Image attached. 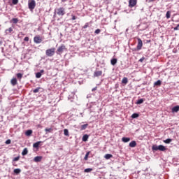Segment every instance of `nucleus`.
<instances>
[{
  "instance_id": "aec40b11",
  "label": "nucleus",
  "mask_w": 179,
  "mask_h": 179,
  "mask_svg": "<svg viewBox=\"0 0 179 179\" xmlns=\"http://www.w3.org/2000/svg\"><path fill=\"white\" fill-rule=\"evenodd\" d=\"M162 85V81L160 80H158L157 82L154 83V86H161Z\"/></svg>"
},
{
  "instance_id": "37998d69",
  "label": "nucleus",
  "mask_w": 179,
  "mask_h": 179,
  "mask_svg": "<svg viewBox=\"0 0 179 179\" xmlns=\"http://www.w3.org/2000/svg\"><path fill=\"white\" fill-rule=\"evenodd\" d=\"M20 159V157H16L13 159V162H17Z\"/></svg>"
},
{
  "instance_id": "a18cd8bd",
  "label": "nucleus",
  "mask_w": 179,
  "mask_h": 179,
  "mask_svg": "<svg viewBox=\"0 0 179 179\" xmlns=\"http://www.w3.org/2000/svg\"><path fill=\"white\" fill-rule=\"evenodd\" d=\"M45 132H51L52 131V129H51V128H46L45 129Z\"/></svg>"
},
{
  "instance_id": "0eeeda50",
  "label": "nucleus",
  "mask_w": 179,
  "mask_h": 179,
  "mask_svg": "<svg viewBox=\"0 0 179 179\" xmlns=\"http://www.w3.org/2000/svg\"><path fill=\"white\" fill-rule=\"evenodd\" d=\"M42 159H43V157L37 156V157H34V162H35V163H38V162H41Z\"/></svg>"
},
{
  "instance_id": "9b49d317",
  "label": "nucleus",
  "mask_w": 179,
  "mask_h": 179,
  "mask_svg": "<svg viewBox=\"0 0 179 179\" xmlns=\"http://www.w3.org/2000/svg\"><path fill=\"white\" fill-rule=\"evenodd\" d=\"M12 86H16L17 85V80L16 78H12L10 80Z\"/></svg>"
},
{
  "instance_id": "4c0bfd02",
  "label": "nucleus",
  "mask_w": 179,
  "mask_h": 179,
  "mask_svg": "<svg viewBox=\"0 0 179 179\" xmlns=\"http://www.w3.org/2000/svg\"><path fill=\"white\" fill-rule=\"evenodd\" d=\"M142 103H143V99H138L136 104H142Z\"/></svg>"
},
{
  "instance_id": "c756f323",
  "label": "nucleus",
  "mask_w": 179,
  "mask_h": 179,
  "mask_svg": "<svg viewBox=\"0 0 179 179\" xmlns=\"http://www.w3.org/2000/svg\"><path fill=\"white\" fill-rule=\"evenodd\" d=\"M22 171L20 169H14V173H15V174H20V172H21Z\"/></svg>"
},
{
  "instance_id": "58836bf2",
  "label": "nucleus",
  "mask_w": 179,
  "mask_h": 179,
  "mask_svg": "<svg viewBox=\"0 0 179 179\" xmlns=\"http://www.w3.org/2000/svg\"><path fill=\"white\" fill-rule=\"evenodd\" d=\"M40 89H41V87H37L36 89L34 90V93H38V92H40Z\"/></svg>"
},
{
  "instance_id": "49530a36",
  "label": "nucleus",
  "mask_w": 179,
  "mask_h": 179,
  "mask_svg": "<svg viewBox=\"0 0 179 179\" xmlns=\"http://www.w3.org/2000/svg\"><path fill=\"white\" fill-rule=\"evenodd\" d=\"M10 142H11L10 139H8L6 141V145H10Z\"/></svg>"
},
{
  "instance_id": "ddd939ff",
  "label": "nucleus",
  "mask_w": 179,
  "mask_h": 179,
  "mask_svg": "<svg viewBox=\"0 0 179 179\" xmlns=\"http://www.w3.org/2000/svg\"><path fill=\"white\" fill-rule=\"evenodd\" d=\"M13 31V27H10V28L5 30L6 34H9L12 33Z\"/></svg>"
},
{
  "instance_id": "f257e3e1",
  "label": "nucleus",
  "mask_w": 179,
  "mask_h": 179,
  "mask_svg": "<svg viewBox=\"0 0 179 179\" xmlns=\"http://www.w3.org/2000/svg\"><path fill=\"white\" fill-rule=\"evenodd\" d=\"M66 13V12L65 11V8L60 7V8L55 9L53 17H55V16H57V15L62 17V16L65 15Z\"/></svg>"
},
{
  "instance_id": "3c124183",
  "label": "nucleus",
  "mask_w": 179,
  "mask_h": 179,
  "mask_svg": "<svg viewBox=\"0 0 179 179\" xmlns=\"http://www.w3.org/2000/svg\"><path fill=\"white\" fill-rule=\"evenodd\" d=\"M39 73H44V70H41V71Z\"/></svg>"
},
{
  "instance_id": "2f4dec72",
  "label": "nucleus",
  "mask_w": 179,
  "mask_h": 179,
  "mask_svg": "<svg viewBox=\"0 0 179 179\" xmlns=\"http://www.w3.org/2000/svg\"><path fill=\"white\" fill-rule=\"evenodd\" d=\"M152 150H159V146H157V145H154L152 147Z\"/></svg>"
},
{
  "instance_id": "20e7f679",
  "label": "nucleus",
  "mask_w": 179,
  "mask_h": 179,
  "mask_svg": "<svg viewBox=\"0 0 179 179\" xmlns=\"http://www.w3.org/2000/svg\"><path fill=\"white\" fill-rule=\"evenodd\" d=\"M64 51H66V48H65V45L59 46L57 49V54H58V55H61V54H62V52Z\"/></svg>"
},
{
  "instance_id": "f3484780",
  "label": "nucleus",
  "mask_w": 179,
  "mask_h": 179,
  "mask_svg": "<svg viewBox=\"0 0 179 179\" xmlns=\"http://www.w3.org/2000/svg\"><path fill=\"white\" fill-rule=\"evenodd\" d=\"M28 153H29V150H27V148H24L22 152V155L26 156V155H27Z\"/></svg>"
},
{
  "instance_id": "cd10ccee",
  "label": "nucleus",
  "mask_w": 179,
  "mask_h": 179,
  "mask_svg": "<svg viewBox=\"0 0 179 179\" xmlns=\"http://www.w3.org/2000/svg\"><path fill=\"white\" fill-rule=\"evenodd\" d=\"M16 76H17V79L20 80L23 78V74H22L21 73H17Z\"/></svg>"
},
{
  "instance_id": "bb28decb",
  "label": "nucleus",
  "mask_w": 179,
  "mask_h": 179,
  "mask_svg": "<svg viewBox=\"0 0 179 179\" xmlns=\"http://www.w3.org/2000/svg\"><path fill=\"white\" fill-rule=\"evenodd\" d=\"M132 50L133 51H139L140 50H142V45H138L136 48Z\"/></svg>"
},
{
  "instance_id": "c03bdc74",
  "label": "nucleus",
  "mask_w": 179,
  "mask_h": 179,
  "mask_svg": "<svg viewBox=\"0 0 179 179\" xmlns=\"http://www.w3.org/2000/svg\"><path fill=\"white\" fill-rule=\"evenodd\" d=\"M71 20H76L78 19V17L75 16L74 15H71Z\"/></svg>"
},
{
  "instance_id": "7c9ffc66",
  "label": "nucleus",
  "mask_w": 179,
  "mask_h": 179,
  "mask_svg": "<svg viewBox=\"0 0 179 179\" xmlns=\"http://www.w3.org/2000/svg\"><path fill=\"white\" fill-rule=\"evenodd\" d=\"M171 142H173V139H171V138H168V139L164 141V143H170Z\"/></svg>"
},
{
  "instance_id": "7ed1b4c3",
  "label": "nucleus",
  "mask_w": 179,
  "mask_h": 179,
  "mask_svg": "<svg viewBox=\"0 0 179 179\" xmlns=\"http://www.w3.org/2000/svg\"><path fill=\"white\" fill-rule=\"evenodd\" d=\"M45 54L47 57H53V55L55 54V48H52L50 49H48L45 51Z\"/></svg>"
},
{
  "instance_id": "e433bc0d",
  "label": "nucleus",
  "mask_w": 179,
  "mask_h": 179,
  "mask_svg": "<svg viewBox=\"0 0 179 179\" xmlns=\"http://www.w3.org/2000/svg\"><path fill=\"white\" fill-rule=\"evenodd\" d=\"M19 0H12L13 5H17Z\"/></svg>"
},
{
  "instance_id": "5fc2aeb1",
  "label": "nucleus",
  "mask_w": 179,
  "mask_h": 179,
  "mask_svg": "<svg viewBox=\"0 0 179 179\" xmlns=\"http://www.w3.org/2000/svg\"><path fill=\"white\" fill-rule=\"evenodd\" d=\"M0 82H1V79H0Z\"/></svg>"
},
{
  "instance_id": "79ce46f5",
  "label": "nucleus",
  "mask_w": 179,
  "mask_h": 179,
  "mask_svg": "<svg viewBox=\"0 0 179 179\" xmlns=\"http://www.w3.org/2000/svg\"><path fill=\"white\" fill-rule=\"evenodd\" d=\"M89 27V22L85 23V24L83 27V29H87Z\"/></svg>"
},
{
  "instance_id": "473e14b6",
  "label": "nucleus",
  "mask_w": 179,
  "mask_h": 179,
  "mask_svg": "<svg viewBox=\"0 0 179 179\" xmlns=\"http://www.w3.org/2000/svg\"><path fill=\"white\" fill-rule=\"evenodd\" d=\"M36 78H37V79H40V78H41V73L40 72L36 73Z\"/></svg>"
},
{
  "instance_id": "603ef678",
  "label": "nucleus",
  "mask_w": 179,
  "mask_h": 179,
  "mask_svg": "<svg viewBox=\"0 0 179 179\" xmlns=\"http://www.w3.org/2000/svg\"><path fill=\"white\" fill-rule=\"evenodd\" d=\"M68 0H61L62 2H66Z\"/></svg>"
},
{
  "instance_id": "393cba45",
  "label": "nucleus",
  "mask_w": 179,
  "mask_h": 179,
  "mask_svg": "<svg viewBox=\"0 0 179 179\" xmlns=\"http://www.w3.org/2000/svg\"><path fill=\"white\" fill-rule=\"evenodd\" d=\"M11 22H13V23H14V24H16L19 22V19H17V18H13L11 20Z\"/></svg>"
},
{
  "instance_id": "6ab92c4d",
  "label": "nucleus",
  "mask_w": 179,
  "mask_h": 179,
  "mask_svg": "<svg viewBox=\"0 0 179 179\" xmlns=\"http://www.w3.org/2000/svg\"><path fill=\"white\" fill-rule=\"evenodd\" d=\"M122 83L127 85V83H128V78L124 77L123 79L122 80Z\"/></svg>"
},
{
  "instance_id": "4be33fe9",
  "label": "nucleus",
  "mask_w": 179,
  "mask_h": 179,
  "mask_svg": "<svg viewBox=\"0 0 179 179\" xmlns=\"http://www.w3.org/2000/svg\"><path fill=\"white\" fill-rule=\"evenodd\" d=\"M171 16V11H167L166 14V19H170Z\"/></svg>"
},
{
  "instance_id": "f704fd0d",
  "label": "nucleus",
  "mask_w": 179,
  "mask_h": 179,
  "mask_svg": "<svg viewBox=\"0 0 179 179\" xmlns=\"http://www.w3.org/2000/svg\"><path fill=\"white\" fill-rule=\"evenodd\" d=\"M138 117H139V114H138V113H134L131 115V118H138Z\"/></svg>"
},
{
  "instance_id": "ea45409f",
  "label": "nucleus",
  "mask_w": 179,
  "mask_h": 179,
  "mask_svg": "<svg viewBox=\"0 0 179 179\" xmlns=\"http://www.w3.org/2000/svg\"><path fill=\"white\" fill-rule=\"evenodd\" d=\"M144 44H149L150 43V39H145L143 41Z\"/></svg>"
},
{
  "instance_id": "a19ab883",
  "label": "nucleus",
  "mask_w": 179,
  "mask_h": 179,
  "mask_svg": "<svg viewBox=\"0 0 179 179\" xmlns=\"http://www.w3.org/2000/svg\"><path fill=\"white\" fill-rule=\"evenodd\" d=\"M101 31V30H100V29H97L95 30L94 33H95V34H100Z\"/></svg>"
},
{
  "instance_id": "5701e85b",
  "label": "nucleus",
  "mask_w": 179,
  "mask_h": 179,
  "mask_svg": "<svg viewBox=\"0 0 179 179\" xmlns=\"http://www.w3.org/2000/svg\"><path fill=\"white\" fill-rule=\"evenodd\" d=\"M88 124H85L81 126V131H85V129H86L88 127Z\"/></svg>"
},
{
  "instance_id": "2eb2a0df",
  "label": "nucleus",
  "mask_w": 179,
  "mask_h": 179,
  "mask_svg": "<svg viewBox=\"0 0 179 179\" xmlns=\"http://www.w3.org/2000/svg\"><path fill=\"white\" fill-rule=\"evenodd\" d=\"M31 134H33V130H31V129L27 130V131L25 132V135H26L27 136H31Z\"/></svg>"
},
{
  "instance_id": "09e8293b",
  "label": "nucleus",
  "mask_w": 179,
  "mask_h": 179,
  "mask_svg": "<svg viewBox=\"0 0 179 179\" xmlns=\"http://www.w3.org/2000/svg\"><path fill=\"white\" fill-rule=\"evenodd\" d=\"M24 40L25 41H29V38L28 36H27V37H25V38H24Z\"/></svg>"
},
{
  "instance_id": "6e6552de",
  "label": "nucleus",
  "mask_w": 179,
  "mask_h": 179,
  "mask_svg": "<svg viewBox=\"0 0 179 179\" xmlns=\"http://www.w3.org/2000/svg\"><path fill=\"white\" fill-rule=\"evenodd\" d=\"M41 143H43V141H37L36 143H34L33 144V148H34L35 149H38Z\"/></svg>"
},
{
  "instance_id": "f8f14e48",
  "label": "nucleus",
  "mask_w": 179,
  "mask_h": 179,
  "mask_svg": "<svg viewBox=\"0 0 179 179\" xmlns=\"http://www.w3.org/2000/svg\"><path fill=\"white\" fill-rule=\"evenodd\" d=\"M129 146L130 148H135L136 146V141H132L131 142L129 143Z\"/></svg>"
},
{
  "instance_id": "4468645a",
  "label": "nucleus",
  "mask_w": 179,
  "mask_h": 179,
  "mask_svg": "<svg viewBox=\"0 0 179 179\" xmlns=\"http://www.w3.org/2000/svg\"><path fill=\"white\" fill-rule=\"evenodd\" d=\"M179 111V106H174L172 108V113H178Z\"/></svg>"
},
{
  "instance_id": "423d86ee",
  "label": "nucleus",
  "mask_w": 179,
  "mask_h": 179,
  "mask_svg": "<svg viewBox=\"0 0 179 179\" xmlns=\"http://www.w3.org/2000/svg\"><path fill=\"white\" fill-rule=\"evenodd\" d=\"M34 41L36 43V44H40L43 41V38L40 36H36L34 38Z\"/></svg>"
},
{
  "instance_id": "1a4fd4ad",
  "label": "nucleus",
  "mask_w": 179,
  "mask_h": 179,
  "mask_svg": "<svg viewBox=\"0 0 179 179\" xmlns=\"http://www.w3.org/2000/svg\"><path fill=\"white\" fill-rule=\"evenodd\" d=\"M101 75H103V71H96L94 73V76L96 78L99 76H101Z\"/></svg>"
},
{
  "instance_id": "c9c22d12",
  "label": "nucleus",
  "mask_w": 179,
  "mask_h": 179,
  "mask_svg": "<svg viewBox=\"0 0 179 179\" xmlns=\"http://www.w3.org/2000/svg\"><path fill=\"white\" fill-rule=\"evenodd\" d=\"M93 169H90V168H88V169H85V173H90V171H92Z\"/></svg>"
},
{
  "instance_id": "de8ad7c7",
  "label": "nucleus",
  "mask_w": 179,
  "mask_h": 179,
  "mask_svg": "<svg viewBox=\"0 0 179 179\" xmlns=\"http://www.w3.org/2000/svg\"><path fill=\"white\" fill-rule=\"evenodd\" d=\"M143 61H145V57H143L142 58H141L139 59V62H143Z\"/></svg>"
},
{
  "instance_id": "b1692460",
  "label": "nucleus",
  "mask_w": 179,
  "mask_h": 179,
  "mask_svg": "<svg viewBox=\"0 0 179 179\" xmlns=\"http://www.w3.org/2000/svg\"><path fill=\"white\" fill-rule=\"evenodd\" d=\"M111 157H113V155L111 154H106L105 155V159H106V160H108V159H111Z\"/></svg>"
},
{
  "instance_id": "9d476101",
  "label": "nucleus",
  "mask_w": 179,
  "mask_h": 179,
  "mask_svg": "<svg viewBox=\"0 0 179 179\" xmlns=\"http://www.w3.org/2000/svg\"><path fill=\"white\" fill-rule=\"evenodd\" d=\"M158 150H160V152H164L166 150V147H164V145H158Z\"/></svg>"
},
{
  "instance_id": "dca6fc26",
  "label": "nucleus",
  "mask_w": 179,
  "mask_h": 179,
  "mask_svg": "<svg viewBox=\"0 0 179 179\" xmlns=\"http://www.w3.org/2000/svg\"><path fill=\"white\" fill-rule=\"evenodd\" d=\"M87 139H89V135L85 134L83 136V142H87Z\"/></svg>"
},
{
  "instance_id": "412c9836",
  "label": "nucleus",
  "mask_w": 179,
  "mask_h": 179,
  "mask_svg": "<svg viewBox=\"0 0 179 179\" xmlns=\"http://www.w3.org/2000/svg\"><path fill=\"white\" fill-rule=\"evenodd\" d=\"M64 134L65 135V136H69V131H68V129H64Z\"/></svg>"
},
{
  "instance_id": "39448f33",
  "label": "nucleus",
  "mask_w": 179,
  "mask_h": 179,
  "mask_svg": "<svg viewBox=\"0 0 179 179\" xmlns=\"http://www.w3.org/2000/svg\"><path fill=\"white\" fill-rule=\"evenodd\" d=\"M136 3H138V0H129V8H134V6H136Z\"/></svg>"
},
{
  "instance_id": "864d4df0",
  "label": "nucleus",
  "mask_w": 179,
  "mask_h": 179,
  "mask_svg": "<svg viewBox=\"0 0 179 179\" xmlns=\"http://www.w3.org/2000/svg\"><path fill=\"white\" fill-rule=\"evenodd\" d=\"M155 1V0H150V2H153Z\"/></svg>"
},
{
  "instance_id": "72a5a7b5",
  "label": "nucleus",
  "mask_w": 179,
  "mask_h": 179,
  "mask_svg": "<svg viewBox=\"0 0 179 179\" xmlns=\"http://www.w3.org/2000/svg\"><path fill=\"white\" fill-rule=\"evenodd\" d=\"M90 155V152H87L85 157H84V160H87V159L89 158Z\"/></svg>"
},
{
  "instance_id": "f03ea898",
  "label": "nucleus",
  "mask_w": 179,
  "mask_h": 179,
  "mask_svg": "<svg viewBox=\"0 0 179 179\" xmlns=\"http://www.w3.org/2000/svg\"><path fill=\"white\" fill-rule=\"evenodd\" d=\"M28 8L31 12L36 9V0H29Z\"/></svg>"
},
{
  "instance_id": "8fccbe9b",
  "label": "nucleus",
  "mask_w": 179,
  "mask_h": 179,
  "mask_svg": "<svg viewBox=\"0 0 179 179\" xmlns=\"http://www.w3.org/2000/svg\"><path fill=\"white\" fill-rule=\"evenodd\" d=\"M95 90H97V87H95L94 88H93V89L92 90V92H94Z\"/></svg>"
},
{
  "instance_id": "c85d7f7f",
  "label": "nucleus",
  "mask_w": 179,
  "mask_h": 179,
  "mask_svg": "<svg viewBox=\"0 0 179 179\" xmlns=\"http://www.w3.org/2000/svg\"><path fill=\"white\" fill-rule=\"evenodd\" d=\"M111 65H115L117 64V59H112L110 61Z\"/></svg>"
},
{
  "instance_id": "a211bd4d",
  "label": "nucleus",
  "mask_w": 179,
  "mask_h": 179,
  "mask_svg": "<svg viewBox=\"0 0 179 179\" xmlns=\"http://www.w3.org/2000/svg\"><path fill=\"white\" fill-rule=\"evenodd\" d=\"M122 142H124L126 143L127 142H129V141H131V138L128 137H123L122 138Z\"/></svg>"
},
{
  "instance_id": "a878e982",
  "label": "nucleus",
  "mask_w": 179,
  "mask_h": 179,
  "mask_svg": "<svg viewBox=\"0 0 179 179\" xmlns=\"http://www.w3.org/2000/svg\"><path fill=\"white\" fill-rule=\"evenodd\" d=\"M138 41V45H143V43L142 42V40L139 38H137Z\"/></svg>"
}]
</instances>
